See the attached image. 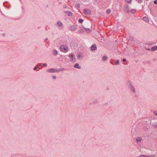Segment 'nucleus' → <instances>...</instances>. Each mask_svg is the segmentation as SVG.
Returning <instances> with one entry per match:
<instances>
[{"label": "nucleus", "instance_id": "nucleus-18", "mask_svg": "<svg viewBox=\"0 0 157 157\" xmlns=\"http://www.w3.org/2000/svg\"><path fill=\"white\" fill-rule=\"evenodd\" d=\"M136 10L134 9H131V12L133 13H135L136 12Z\"/></svg>", "mask_w": 157, "mask_h": 157}, {"label": "nucleus", "instance_id": "nucleus-8", "mask_svg": "<svg viewBox=\"0 0 157 157\" xmlns=\"http://www.w3.org/2000/svg\"><path fill=\"white\" fill-rule=\"evenodd\" d=\"M124 11L126 13H128L129 12V8L128 5H126L124 6Z\"/></svg>", "mask_w": 157, "mask_h": 157}, {"label": "nucleus", "instance_id": "nucleus-36", "mask_svg": "<svg viewBox=\"0 0 157 157\" xmlns=\"http://www.w3.org/2000/svg\"><path fill=\"white\" fill-rule=\"evenodd\" d=\"M43 65L44 66H46L47 65V64L46 63H44L43 64Z\"/></svg>", "mask_w": 157, "mask_h": 157}, {"label": "nucleus", "instance_id": "nucleus-41", "mask_svg": "<svg viewBox=\"0 0 157 157\" xmlns=\"http://www.w3.org/2000/svg\"><path fill=\"white\" fill-rule=\"evenodd\" d=\"M147 50H150V49H149V48H148L147 49Z\"/></svg>", "mask_w": 157, "mask_h": 157}, {"label": "nucleus", "instance_id": "nucleus-31", "mask_svg": "<svg viewBox=\"0 0 157 157\" xmlns=\"http://www.w3.org/2000/svg\"><path fill=\"white\" fill-rule=\"evenodd\" d=\"M37 66H35L33 68V70H36L37 69Z\"/></svg>", "mask_w": 157, "mask_h": 157}, {"label": "nucleus", "instance_id": "nucleus-25", "mask_svg": "<svg viewBox=\"0 0 157 157\" xmlns=\"http://www.w3.org/2000/svg\"><path fill=\"white\" fill-rule=\"evenodd\" d=\"M80 4H79V3H78V4H77L76 5V7H77V8H80Z\"/></svg>", "mask_w": 157, "mask_h": 157}, {"label": "nucleus", "instance_id": "nucleus-33", "mask_svg": "<svg viewBox=\"0 0 157 157\" xmlns=\"http://www.w3.org/2000/svg\"><path fill=\"white\" fill-rule=\"evenodd\" d=\"M143 0H138V2L139 3H141L142 2Z\"/></svg>", "mask_w": 157, "mask_h": 157}, {"label": "nucleus", "instance_id": "nucleus-15", "mask_svg": "<svg viewBox=\"0 0 157 157\" xmlns=\"http://www.w3.org/2000/svg\"><path fill=\"white\" fill-rule=\"evenodd\" d=\"M57 24L58 25V26L59 27H61L63 25L62 23L60 21H58L57 22Z\"/></svg>", "mask_w": 157, "mask_h": 157}, {"label": "nucleus", "instance_id": "nucleus-43", "mask_svg": "<svg viewBox=\"0 0 157 157\" xmlns=\"http://www.w3.org/2000/svg\"><path fill=\"white\" fill-rule=\"evenodd\" d=\"M146 1H148V0H146Z\"/></svg>", "mask_w": 157, "mask_h": 157}, {"label": "nucleus", "instance_id": "nucleus-34", "mask_svg": "<svg viewBox=\"0 0 157 157\" xmlns=\"http://www.w3.org/2000/svg\"><path fill=\"white\" fill-rule=\"evenodd\" d=\"M52 78H53L54 79H55L56 78V76H52Z\"/></svg>", "mask_w": 157, "mask_h": 157}, {"label": "nucleus", "instance_id": "nucleus-16", "mask_svg": "<svg viewBox=\"0 0 157 157\" xmlns=\"http://www.w3.org/2000/svg\"><path fill=\"white\" fill-rule=\"evenodd\" d=\"M107 57L106 56H105L102 58V60L103 61H105L107 60Z\"/></svg>", "mask_w": 157, "mask_h": 157}, {"label": "nucleus", "instance_id": "nucleus-20", "mask_svg": "<svg viewBox=\"0 0 157 157\" xmlns=\"http://www.w3.org/2000/svg\"><path fill=\"white\" fill-rule=\"evenodd\" d=\"M83 21V20L81 19H79L78 20V22L81 23H82Z\"/></svg>", "mask_w": 157, "mask_h": 157}, {"label": "nucleus", "instance_id": "nucleus-24", "mask_svg": "<svg viewBox=\"0 0 157 157\" xmlns=\"http://www.w3.org/2000/svg\"><path fill=\"white\" fill-rule=\"evenodd\" d=\"M126 2L128 3H130L131 1V0H125Z\"/></svg>", "mask_w": 157, "mask_h": 157}, {"label": "nucleus", "instance_id": "nucleus-4", "mask_svg": "<svg viewBox=\"0 0 157 157\" xmlns=\"http://www.w3.org/2000/svg\"><path fill=\"white\" fill-rule=\"evenodd\" d=\"M47 71L48 72L56 73L58 72L57 69L56 68H51L48 69Z\"/></svg>", "mask_w": 157, "mask_h": 157}, {"label": "nucleus", "instance_id": "nucleus-35", "mask_svg": "<svg viewBox=\"0 0 157 157\" xmlns=\"http://www.w3.org/2000/svg\"><path fill=\"white\" fill-rule=\"evenodd\" d=\"M126 61V59H122V61L123 62H125Z\"/></svg>", "mask_w": 157, "mask_h": 157}, {"label": "nucleus", "instance_id": "nucleus-3", "mask_svg": "<svg viewBox=\"0 0 157 157\" xmlns=\"http://www.w3.org/2000/svg\"><path fill=\"white\" fill-rule=\"evenodd\" d=\"M83 12L86 15H89L91 14V11L89 9H85L83 10Z\"/></svg>", "mask_w": 157, "mask_h": 157}, {"label": "nucleus", "instance_id": "nucleus-21", "mask_svg": "<svg viewBox=\"0 0 157 157\" xmlns=\"http://www.w3.org/2000/svg\"><path fill=\"white\" fill-rule=\"evenodd\" d=\"M135 129H132V132L133 134H135Z\"/></svg>", "mask_w": 157, "mask_h": 157}, {"label": "nucleus", "instance_id": "nucleus-6", "mask_svg": "<svg viewBox=\"0 0 157 157\" xmlns=\"http://www.w3.org/2000/svg\"><path fill=\"white\" fill-rule=\"evenodd\" d=\"M136 142L137 143H140L142 140V139L140 137H137L135 138Z\"/></svg>", "mask_w": 157, "mask_h": 157}, {"label": "nucleus", "instance_id": "nucleus-1", "mask_svg": "<svg viewBox=\"0 0 157 157\" xmlns=\"http://www.w3.org/2000/svg\"><path fill=\"white\" fill-rule=\"evenodd\" d=\"M60 51L64 52H67L68 50V47L65 45H62L60 46Z\"/></svg>", "mask_w": 157, "mask_h": 157}, {"label": "nucleus", "instance_id": "nucleus-38", "mask_svg": "<svg viewBox=\"0 0 157 157\" xmlns=\"http://www.w3.org/2000/svg\"><path fill=\"white\" fill-rule=\"evenodd\" d=\"M3 36L5 37V33H3Z\"/></svg>", "mask_w": 157, "mask_h": 157}, {"label": "nucleus", "instance_id": "nucleus-40", "mask_svg": "<svg viewBox=\"0 0 157 157\" xmlns=\"http://www.w3.org/2000/svg\"><path fill=\"white\" fill-rule=\"evenodd\" d=\"M41 64V63H38V65H39V66Z\"/></svg>", "mask_w": 157, "mask_h": 157}, {"label": "nucleus", "instance_id": "nucleus-10", "mask_svg": "<svg viewBox=\"0 0 157 157\" xmlns=\"http://www.w3.org/2000/svg\"><path fill=\"white\" fill-rule=\"evenodd\" d=\"M74 67L76 68L80 69L81 67L80 66H79V64L78 63H76L75 64L74 66Z\"/></svg>", "mask_w": 157, "mask_h": 157}, {"label": "nucleus", "instance_id": "nucleus-27", "mask_svg": "<svg viewBox=\"0 0 157 157\" xmlns=\"http://www.w3.org/2000/svg\"><path fill=\"white\" fill-rule=\"evenodd\" d=\"M153 113H154V114L155 115H156L157 116V111H154L153 112Z\"/></svg>", "mask_w": 157, "mask_h": 157}, {"label": "nucleus", "instance_id": "nucleus-2", "mask_svg": "<svg viewBox=\"0 0 157 157\" xmlns=\"http://www.w3.org/2000/svg\"><path fill=\"white\" fill-rule=\"evenodd\" d=\"M128 82L129 83L128 86L130 90L133 93H135L136 92L131 82L130 81H128Z\"/></svg>", "mask_w": 157, "mask_h": 157}, {"label": "nucleus", "instance_id": "nucleus-23", "mask_svg": "<svg viewBox=\"0 0 157 157\" xmlns=\"http://www.w3.org/2000/svg\"><path fill=\"white\" fill-rule=\"evenodd\" d=\"M140 157H148V155H141L140 156Z\"/></svg>", "mask_w": 157, "mask_h": 157}, {"label": "nucleus", "instance_id": "nucleus-37", "mask_svg": "<svg viewBox=\"0 0 157 157\" xmlns=\"http://www.w3.org/2000/svg\"><path fill=\"white\" fill-rule=\"evenodd\" d=\"M83 30L82 29H80L79 30V32H80V33L82 32H83Z\"/></svg>", "mask_w": 157, "mask_h": 157}, {"label": "nucleus", "instance_id": "nucleus-29", "mask_svg": "<svg viewBox=\"0 0 157 157\" xmlns=\"http://www.w3.org/2000/svg\"><path fill=\"white\" fill-rule=\"evenodd\" d=\"M155 155H148V157H155Z\"/></svg>", "mask_w": 157, "mask_h": 157}, {"label": "nucleus", "instance_id": "nucleus-5", "mask_svg": "<svg viewBox=\"0 0 157 157\" xmlns=\"http://www.w3.org/2000/svg\"><path fill=\"white\" fill-rule=\"evenodd\" d=\"M69 57L71 59V61H73L74 60V59L75 58V56H74L73 54H71L69 55Z\"/></svg>", "mask_w": 157, "mask_h": 157}, {"label": "nucleus", "instance_id": "nucleus-12", "mask_svg": "<svg viewBox=\"0 0 157 157\" xmlns=\"http://www.w3.org/2000/svg\"><path fill=\"white\" fill-rule=\"evenodd\" d=\"M143 20L146 22H148L149 21V20L148 18L146 17H143Z\"/></svg>", "mask_w": 157, "mask_h": 157}, {"label": "nucleus", "instance_id": "nucleus-11", "mask_svg": "<svg viewBox=\"0 0 157 157\" xmlns=\"http://www.w3.org/2000/svg\"><path fill=\"white\" fill-rule=\"evenodd\" d=\"M151 50L153 51H155L157 50V46H155L151 48Z\"/></svg>", "mask_w": 157, "mask_h": 157}, {"label": "nucleus", "instance_id": "nucleus-13", "mask_svg": "<svg viewBox=\"0 0 157 157\" xmlns=\"http://www.w3.org/2000/svg\"><path fill=\"white\" fill-rule=\"evenodd\" d=\"M67 13L68 16H71L72 15V13L70 11H67Z\"/></svg>", "mask_w": 157, "mask_h": 157}, {"label": "nucleus", "instance_id": "nucleus-26", "mask_svg": "<svg viewBox=\"0 0 157 157\" xmlns=\"http://www.w3.org/2000/svg\"><path fill=\"white\" fill-rule=\"evenodd\" d=\"M116 64H118L119 63V61L118 60H116Z\"/></svg>", "mask_w": 157, "mask_h": 157}, {"label": "nucleus", "instance_id": "nucleus-42", "mask_svg": "<svg viewBox=\"0 0 157 157\" xmlns=\"http://www.w3.org/2000/svg\"><path fill=\"white\" fill-rule=\"evenodd\" d=\"M111 63H112V64H113L112 62H111Z\"/></svg>", "mask_w": 157, "mask_h": 157}, {"label": "nucleus", "instance_id": "nucleus-9", "mask_svg": "<svg viewBox=\"0 0 157 157\" xmlns=\"http://www.w3.org/2000/svg\"><path fill=\"white\" fill-rule=\"evenodd\" d=\"M91 50L92 51H95L97 48L96 46V44H93L91 46Z\"/></svg>", "mask_w": 157, "mask_h": 157}, {"label": "nucleus", "instance_id": "nucleus-14", "mask_svg": "<svg viewBox=\"0 0 157 157\" xmlns=\"http://www.w3.org/2000/svg\"><path fill=\"white\" fill-rule=\"evenodd\" d=\"M64 70H65V68H61L59 69H57L58 72H59L61 71H63Z\"/></svg>", "mask_w": 157, "mask_h": 157}, {"label": "nucleus", "instance_id": "nucleus-7", "mask_svg": "<svg viewBox=\"0 0 157 157\" xmlns=\"http://www.w3.org/2000/svg\"><path fill=\"white\" fill-rule=\"evenodd\" d=\"M76 28L74 25H71L70 26L69 29L71 31H74L76 30Z\"/></svg>", "mask_w": 157, "mask_h": 157}, {"label": "nucleus", "instance_id": "nucleus-39", "mask_svg": "<svg viewBox=\"0 0 157 157\" xmlns=\"http://www.w3.org/2000/svg\"><path fill=\"white\" fill-rule=\"evenodd\" d=\"M45 40L46 41H47L48 40V38H46L45 39Z\"/></svg>", "mask_w": 157, "mask_h": 157}, {"label": "nucleus", "instance_id": "nucleus-19", "mask_svg": "<svg viewBox=\"0 0 157 157\" xmlns=\"http://www.w3.org/2000/svg\"><path fill=\"white\" fill-rule=\"evenodd\" d=\"M83 28L84 29H85L86 31L88 33H89L90 32V29L89 28L86 29V28H85V27H83Z\"/></svg>", "mask_w": 157, "mask_h": 157}, {"label": "nucleus", "instance_id": "nucleus-22", "mask_svg": "<svg viewBox=\"0 0 157 157\" xmlns=\"http://www.w3.org/2000/svg\"><path fill=\"white\" fill-rule=\"evenodd\" d=\"M111 12V11L109 10H108L106 11V13L109 14Z\"/></svg>", "mask_w": 157, "mask_h": 157}, {"label": "nucleus", "instance_id": "nucleus-17", "mask_svg": "<svg viewBox=\"0 0 157 157\" xmlns=\"http://www.w3.org/2000/svg\"><path fill=\"white\" fill-rule=\"evenodd\" d=\"M58 54L57 51L55 49L53 52V54L54 55H56Z\"/></svg>", "mask_w": 157, "mask_h": 157}, {"label": "nucleus", "instance_id": "nucleus-30", "mask_svg": "<svg viewBox=\"0 0 157 157\" xmlns=\"http://www.w3.org/2000/svg\"><path fill=\"white\" fill-rule=\"evenodd\" d=\"M154 3L155 4H157V0H155L154 1Z\"/></svg>", "mask_w": 157, "mask_h": 157}, {"label": "nucleus", "instance_id": "nucleus-32", "mask_svg": "<svg viewBox=\"0 0 157 157\" xmlns=\"http://www.w3.org/2000/svg\"><path fill=\"white\" fill-rule=\"evenodd\" d=\"M147 129H148V128H147V127H145L144 129V130L145 131H146L147 130Z\"/></svg>", "mask_w": 157, "mask_h": 157}, {"label": "nucleus", "instance_id": "nucleus-28", "mask_svg": "<svg viewBox=\"0 0 157 157\" xmlns=\"http://www.w3.org/2000/svg\"><path fill=\"white\" fill-rule=\"evenodd\" d=\"M98 102V100L97 99H95L93 101V102L94 103H96Z\"/></svg>", "mask_w": 157, "mask_h": 157}]
</instances>
